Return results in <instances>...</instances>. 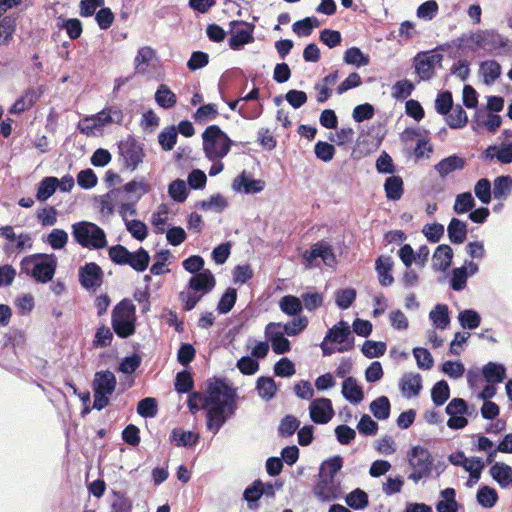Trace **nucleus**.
<instances>
[{
  "label": "nucleus",
  "instance_id": "nucleus-1",
  "mask_svg": "<svg viewBox=\"0 0 512 512\" xmlns=\"http://www.w3.org/2000/svg\"><path fill=\"white\" fill-rule=\"evenodd\" d=\"M238 395L235 388L224 380L209 382L205 395L193 392L189 395L187 406L192 413L199 411L197 401L206 410V427L216 435L223 425L236 414Z\"/></svg>",
  "mask_w": 512,
  "mask_h": 512
},
{
  "label": "nucleus",
  "instance_id": "nucleus-2",
  "mask_svg": "<svg viewBox=\"0 0 512 512\" xmlns=\"http://www.w3.org/2000/svg\"><path fill=\"white\" fill-rule=\"evenodd\" d=\"M57 264V257L53 253L31 254L20 261V274H25L36 283L46 284L53 279Z\"/></svg>",
  "mask_w": 512,
  "mask_h": 512
},
{
  "label": "nucleus",
  "instance_id": "nucleus-3",
  "mask_svg": "<svg viewBox=\"0 0 512 512\" xmlns=\"http://www.w3.org/2000/svg\"><path fill=\"white\" fill-rule=\"evenodd\" d=\"M203 151L210 161L223 159L230 151L233 141L218 125L208 126L202 133Z\"/></svg>",
  "mask_w": 512,
  "mask_h": 512
},
{
  "label": "nucleus",
  "instance_id": "nucleus-4",
  "mask_svg": "<svg viewBox=\"0 0 512 512\" xmlns=\"http://www.w3.org/2000/svg\"><path fill=\"white\" fill-rule=\"evenodd\" d=\"M72 236L79 245L89 249H102L107 246L106 234L98 225L80 221L72 225Z\"/></svg>",
  "mask_w": 512,
  "mask_h": 512
},
{
  "label": "nucleus",
  "instance_id": "nucleus-5",
  "mask_svg": "<svg viewBox=\"0 0 512 512\" xmlns=\"http://www.w3.org/2000/svg\"><path fill=\"white\" fill-rule=\"evenodd\" d=\"M136 308L128 299L121 300L112 311V328L120 338H128L135 333Z\"/></svg>",
  "mask_w": 512,
  "mask_h": 512
},
{
  "label": "nucleus",
  "instance_id": "nucleus-6",
  "mask_svg": "<svg viewBox=\"0 0 512 512\" xmlns=\"http://www.w3.org/2000/svg\"><path fill=\"white\" fill-rule=\"evenodd\" d=\"M118 150L123 167L132 172L145 158L144 144L131 135L118 143Z\"/></svg>",
  "mask_w": 512,
  "mask_h": 512
},
{
  "label": "nucleus",
  "instance_id": "nucleus-7",
  "mask_svg": "<svg viewBox=\"0 0 512 512\" xmlns=\"http://www.w3.org/2000/svg\"><path fill=\"white\" fill-rule=\"evenodd\" d=\"M408 462L413 472L409 475V479L418 482L424 477L431 474L433 467V458L427 448L422 446H414L408 452Z\"/></svg>",
  "mask_w": 512,
  "mask_h": 512
},
{
  "label": "nucleus",
  "instance_id": "nucleus-8",
  "mask_svg": "<svg viewBox=\"0 0 512 512\" xmlns=\"http://www.w3.org/2000/svg\"><path fill=\"white\" fill-rule=\"evenodd\" d=\"M443 55L436 50L420 52L413 60L416 73L421 80H430L434 76L435 67L440 65Z\"/></svg>",
  "mask_w": 512,
  "mask_h": 512
},
{
  "label": "nucleus",
  "instance_id": "nucleus-9",
  "mask_svg": "<svg viewBox=\"0 0 512 512\" xmlns=\"http://www.w3.org/2000/svg\"><path fill=\"white\" fill-rule=\"evenodd\" d=\"M325 342L341 344L336 350L339 353L352 350L354 348V337L348 323L341 320L330 328L325 335Z\"/></svg>",
  "mask_w": 512,
  "mask_h": 512
},
{
  "label": "nucleus",
  "instance_id": "nucleus-10",
  "mask_svg": "<svg viewBox=\"0 0 512 512\" xmlns=\"http://www.w3.org/2000/svg\"><path fill=\"white\" fill-rule=\"evenodd\" d=\"M254 26L243 21L230 22L229 46L233 50L241 49L245 44L251 43L253 37Z\"/></svg>",
  "mask_w": 512,
  "mask_h": 512
},
{
  "label": "nucleus",
  "instance_id": "nucleus-11",
  "mask_svg": "<svg viewBox=\"0 0 512 512\" xmlns=\"http://www.w3.org/2000/svg\"><path fill=\"white\" fill-rule=\"evenodd\" d=\"M104 273L95 262L86 263L79 268V282L86 290L95 291L103 283Z\"/></svg>",
  "mask_w": 512,
  "mask_h": 512
},
{
  "label": "nucleus",
  "instance_id": "nucleus-12",
  "mask_svg": "<svg viewBox=\"0 0 512 512\" xmlns=\"http://www.w3.org/2000/svg\"><path fill=\"white\" fill-rule=\"evenodd\" d=\"M311 420L316 424H326L334 416L332 402L328 398H317L312 400L309 406Z\"/></svg>",
  "mask_w": 512,
  "mask_h": 512
},
{
  "label": "nucleus",
  "instance_id": "nucleus-13",
  "mask_svg": "<svg viewBox=\"0 0 512 512\" xmlns=\"http://www.w3.org/2000/svg\"><path fill=\"white\" fill-rule=\"evenodd\" d=\"M281 323H269L265 328V336L271 342L274 353L281 355L290 351V341L285 337L286 333L279 330Z\"/></svg>",
  "mask_w": 512,
  "mask_h": 512
},
{
  "label": "nucleus",
  "instance_id": "nucleus-14",
  "mask_svg": "<svg viewBox=\"0 0 512 512\" xmlns=\"http://www.w3.org/2000/svg\"><path fill=\"white\" fill-rule=\"evenodd\" d=\"M45 87H29L10 107V114H21L30 109L43 95Z\"/></svg>",
  "mask_w": 512,
  "mask_h": 512
},
{
  "label": "nucleus",
  "instance_id": "nucleus-15",
  "mask_svg": "<svg viewBox=\"0 0 512 512\" xmlns=\"http://www.w3.org/2000/svg\"><path fill=\"white\" fill-rule=\"evenodd\" d=\"M319 481L314 486L313 492L321 501L329 502L339 497V485L335 479L319 476Z\"/></svg>",
  "mask_w": 512,
  "mask_h": 512
},
{
  "label": "nucleus",
  "instance_id": "nucleus-16",
  "mask_svg": "<svg viewBox=\"0 0 512 512\" xmlns=\"http://www.w3.org/2000/svg\"><path fill=\"white\" fill-rule=\"evenodd\" d=\"M264 187L265 182L263 180L253 179L245 171L239 174L232 182V189L244 194L259 193Z\"/></svg>",
  "mask_w": 512,
  "mask_h": 512
},
{
  "label": "nucleus",
  "instance_id": "nucleus-17",
  "mask_svg": "<svg viewBox=\"0 0 512 512\" xmlns=\"http://www.w3.org/2000/svg\"><path fill=\"white\" fill-rule=\"evenodd\" d=\"M422 387V377L419 373H404L399 380L401 393L408 399L418 396Z\"/></svg>",
  "mask_w": 512,
  "mask_h": 512
},
{
  "label": "nucleus",
  "instance_id": "nucleus-18",
  "mask_svg": "<svg viewBox=\"0 0 512 512\" xmlns=\"http://www.w3.org/2000/svg\"><path fill=\"white\" fill-rule=\"evenodd\" d=\"M215 284L216 281L214 275L210 270L206 269L190 278L188 282V289L195 292H201L202 295H205L212 291Z\"/></svg>",
  "mask_w": 512,
  "mask_h": 512
},
{
  "label": "nucleus",
  "instance_id": "nucleus-19",
  "mask_svg": "<svg viewBox=\"0 0 512 512\" xmlns=\"http://www.w3.org/2000/svg\"><path fill=\"white\" fill-rule=\"evenodd\" d=\"M116 377L110 370L98 371L93 379V391L104 394H112L116 388Z\"/></svg>",
  "mask_w": 512,
  "mask_h": 512
},
{
  "label": "nucleus",
  "instance_id": "nucleus-20",
  "mask_svg": "<svg viewBox=\"0 0 512 512\" xmlns=\"http://www.w3.org/2000/svg\"><path fill=\"white\" fill-rule=\"evenodd\" d=\"M465 164L466 161L464 158L453 154L439 161L434 166V169L439 176L444 179L452 172L464 169Z\"/></svg>",
  "mask_w": 512,
  "mask_h": 512
},
{
  "label": "nucleus",
  "instance_id": "nucleus-21",
  "mask_svg": "<svg viewBox=\"0 0 512 512\" xmlns=\"http://www.w3.org/2000/svg\"><path fill=\"white\" fill-rule=\"evenodd\" d=\"M393 264V260L390 256H380L375 262L378 280L383 287L391 286L394 283V277L391 274Z\"/></svg>",
  "mask_w": 512,
  "mask_h": 512
},
{
  "label": "nucleus",
  "instance_id": "nucleus-22",
  "mask_svg": "<svg viewBox=\"0 0 512 512\" xmlns=\"http://www.w3.org/2000/svg\"><path fill=\"white\" fill-rule=\"evenodd\" d=\"M475 43L479 48L486 51H494L506 46L503 37L494 31H485L477 35Z\"/></svg>",
  "mask_w": 512,
  "mask_h": 512
},
{
  "label": "nucleus",
  "instance_id": "nucleus-23",
  "mask_svg": "<svg viewBox=\"0 0 512 512\" xmlns=\"http://www.w3.org/2000/svg\"><path fill=\"white\" fill-rule=\"evenodd\" d=\"M453 259V250L447 244L439 245L432 257L433 260V269L436 271L444 272L446 271L452 263Z\"/></svg>",
  "mask_w": 512,
  "mask_h": 512
},
{
  "label": "nucleus",
  "instance_id": "nucleus-24",
  "mask_svg": "<svg viewBox=\"0 0 512 512\" xmlns=\"http://www.w3.org/2000/svg\"><path fill=\"white\" fill-rule=\"evenodd\" d=\"M305 258L308 262H312L317 258H321L325 264L331 265L335 262V255L332 247L323 242L314 244L310 251L306 253Z\"/></svg>",
  "mask_w": 512,
  "mask_h": 512
},
{
  "label": "nucleus",
  "instance_id": "nucleus-25",
  "mask_svg": "<svg viewBox=\"0 0 512 512\" xmlns=\"http://www.w3.org/2000/svg\"><path fill=\"white\" fill-rule=\"evenodd\" d=\"M342 395L350 403H360L364 398L362 387L357 384L354 377L346 378L342 383Z\"/></svg>",
  "mask_w": 512,
  "mask_h": 512
},
{
  "label": "nucleus",
  "instance_id": "nucleus-26",
  "mask_svg": "<svg viewBox=\"0 0 512 512\" xmlns=\"http://www.w3.org/2000/svg\"><path fill=\"white\" fill-rule=\"evenodd\" d=\"M448 237L453 244H462L467 237V225L458 218H452L447 227Z\"/></svg>",
  "mask_w": 512,
  "mask_h": 512
},
{
  "label": "nucleus",
  "instance_id": "nucleus-27",
  "mask_svg": "<svg viewBox=\"0 0 512 512\" xmlns=\"http://www.w3.org/2000/svg\"><path fill=\"white\" fill-rule=\"evenodd\" d=\"M156 58V51L150 46L141 47L134 59L135 70L138 74H145L153 59Z\"/></svg>",
  "mask_w": 512,
  "mask_h": 512
},
{
  "label": "nucleus",
  "instance_id": "nucleus-28",
  "mask_svg": "<svg viewBox=\"0 0 512 512\" xmlns=\"http://www.w3.org/2000/svg\"><path fill=\"white\" fill-rule=\"evenodd\" d=\"M199 434L175 428L170 434V441L178 447H193L199 442Z\"/></svg>",
  "mask_w": 512,
  "mask_h": 512
},
{
  "label": "nucleus",
  "instance_id": "nucleus-29",
  "mask_svg": "<svg viewBox=\"0 0 512 512\" xmlns=\"http://www.w3.org/2000/svg\"><path fill=\"white\" fill-rule=\"evenodd\" d=\"M485 380L490 383H501L506 378V368L503 364L488 362L482 369Z\"/></svg>",
  "mask_w": 512,
  "mask_h": 512
},
{
  "label": "nucleus",
  "instance_id": "nucleus-30",
  "mask_svg": "<svg viewBox=\"0 0 512 512\" xmlns=\"http://www.w3.org/2000/svg\"><path fill=\"white\" fill-rule=\"evenodd\" d=\"M479 73L486 85H492L501 75V66L495 60H487L480 64Z\"/></svg>",
  "mask_w": 512,
  "mask_h": 512
},
{
  "label": "nucleus",
  "instance_id": "nucleus-31",
  "mask_svg": "<svg viewBox=\"0 0 512 512\" xmlns=\"http://www.w3.org/2000/svg\"><path fill=\"white\" fill-rule=\"evenodd\" d=\"M59 179L53 176L44 177L38 184L36 199L40 202L48 200L57 190Z\"/></svg>",
  "mask_w": 512,
  "mask_h": 512
},
{
  "label": "nucleus",
  "instance_id": "nucleus-32",
  "mask_svg": "<svg viewBox=\"0 0 512 512\" xmlns=\"http://www.w3.org/2000/svg\"><path fill=\"white\" fill-rule=\"evenodd\" d=\"M196 207L203 211L221 213L228 207V201L222 194L216 193L211 195L209 199L198 202Z\"/></svg>",
  "mask_w": 512,
  "mask_h": 512
},
{
  "label": "nucleus",
  "instance_id": "nucleus-33",
  "mask_svg": "<svg viewBox=\"0 0 512 512\" xmlns=\"http://www.w3.org/2000/svg\"><path fill=\"white\" fill-rule=\"evenodd\" d=\"M493 196L497 200H506L512 192V178L502 175L495 178L493 182Z\"/></svg>",
  "mask_w": 512,
  "mask_h": 512
},
{
  "label": "nucleus",
  "instance_id": "nucleus-34",
  "mask_svg": "<svg viewBox=\"0 0 512 512\" xmlns=\"http://www.w3.org/2000/svg\"><path fill=\"white\" fill-rule=\"evenodd\" d=\"M429 318L437 329H446L450 324L448 306L445 304H437L434 309L430 311Z\"/></svg>",
  "mask_w": 512,
  "mask_h": 512
},
{
  "label": "nucleus",
  "instance_id": "nucleus-35",
  "mask_svg": "<svg viewBox=\"0 0 512 512\" xmlns=\"http://www.w3.org/2000/svg\"><path fill=\"white\" fill-rule=\"evenodd\" d=\"M280 310L288 316L301 315L303 310L302 301L294 295H285L279 301Z\"/></svg>",
  "mask_w": 512,
  "mask_h": 512
},
{
  "label": "nucleus",
  "instance_id": "nucleus-36",
  "mask_svg": "<svg viewBox=\"0 0 512 512\" xmlns=\"http://www.w3.org/2000/svg\"><path fill=\"white\" fill-rule=\"evenodd\" d=\"M256 390L260 398L269 401L275 396L277 385L272 377L261 376L257 379Z\"/></svg>",
  "mask_w": 512,
  "mask_h": 512
},
{
  "label": "nucleus",
  "instance_id": "nucleus-37",
  "mask_svg": "<svg viewBox=\"0 0 512 512\" xmlns=\"http://www.w3.org/2000/svg\"><path fill=\"white\" fill-rule=\"evenodd\" d=\"M261 486H263V482L260 479H257L244 490L243 499L252 510L258 508V501L263 496Z\"/></svg>",
  "mask_w": 512,
  "mask_h": 512
},
{
  "label": "nucleus",
  "instance_id": "nucleus-38",
  "mask_svg": "<svg viewBox=\"0 0 512 512\" xmlns=\"http://www.w3.org/2000/svg\"><path fill=\"white\" fill-rule=\"evenodd\" d=\"M490 474L501 487H506L512 478V468L505 463L497 462L490 468Z\"/></svg>",
  "mask_w": 512,
  "mask_h": 512
},
{
  "label": "nucleus",
  "instance_id": "nucleus-39",
  "mask_svg": "<svg viewBox=\"0 0 512 512\" xmlns=\"http://www.w3.org/2000/svg\"><path fill=\"white\" fill-rule=\"evenodd\" d=\"M343 60L348 65L363 67L370 63V57L364 54L358 47H350L344 52Z\"/></svg>",
  "mask_w": 512,
  "mask_h": 512
},
{
  "label": "nucleus",
  "instance_id": "nucleus-40",
  "mask_svg": "<svg viewBox=\"0 0 512 512\" xmlns=\"http://www.w3.org/2000/svg\"><path fill=\"white\" fill-rule=\"evenodd\" d=\"M384 189L389 200H399L403 195V180L400 176H390L385 180Z\"/></svg>",
  "mask_w": 512,
  "mask_h": 512
},
{
  "label": "nucleus",
  "instance_id": "nucleus-41",
  "mask_svg": "<svg viewBox=\"0 0 512 512\" xmlns=\"http://www.w3.org/2000/svg\"><path fill=\"white\" fill-rule=\"evenodd\" d=\"M154 98L156 103L164 109L172 108L177 102L175 93L165 84L159 85Z\"/></svg>",
  "mask_w": 512,
  "mask_h": 512
},
{
  "label": "nucleus",
  "instance_id": "nucleus-42",
  "mask_svg": "<svg viewBox=\"0 0 512 512\" xmlns=\"http://www.w3.org/2000/svg\"><path fill=\"white\" fill-rule=\"evenodd\" d=\"M391 405L388 397L380 396L370 403V411L378 420H386L390 416Z\"/></svg>",
  "mask_w": 512,
  "mask_h": 512
},
{
  "label": "nucleus",
  "instance_id": "nucleus-43",
  "mask_svg": "<svg viewBox=\"0 0 512 512\" xmlns=\"http://www.w3.org/2000/svg\"><path fill=\"white\" fill-rule=\"evenodd\" d=\"M320 24V21L316 17H306L294 22L292 30L299 37H307L310 36L313 29L319 27Z\"/></svg>",
  "mask_w": 512,
  "mask_h": 512
},
{
  "label": "nucleus",
  "instance_id": "nucleus-44",
  "mask_svg": "<svg viewBox=\"0 0 512 512\" xmlns=\"http://www.w3.org/2000/svg\"><path fill=\"white\" fill-rule=\"evenodd\" d=\"M343 467V458L339 455L333 456L322 462L319 468V476L335 478V475Z\"/></svg>",
  "mask_w": 512,
  "mask_h": 512
},
{
  "label": "nucleus",
  "instance_id": "nucleus-45",
  "mask_svg": "<svg viewBox=\"0 0 512 512\" xmlns=\"http://www.w3.org/2000/svg\"><path fill=\"white\" fill-rule=\"evenodd\" d=\"M128 260L129 262H126V265H129L137 272H143L149 265L150 256L149 253L141 247L136 252H130Z\"/></svg>",
  "mask_w": 512,
  "mask_h": 512
},
{
  "label": "nucleus",
  "instance_id": "nucleus-46",
  "mask_svg": "<svg viewBox=\"0 0 512 512\" xmlns=\"http://www.w3.org/2000/svg\"><path fill=\"white\" fill-rule=\"evenodd\" d=\"M445 116L448 126L452 129L463 128L468 122L467 113L460 105L453 107Z\"/></svg>",
  "mask_w": 512,
  "mask_h": 512
},
{
  "label": "nucleus",
  "instance_id": "nucleus-47",
  "mask_svg": "<svg viewBox=\"0 0 512 512\" xmlns=\"http://www.w3.org/2000/svg\"><path fill=\"white\" fill-rule=\"evenodd\" d=\"M57 26L59 29H65L71 40L78 39L83 31L82 23L77 18L58 19Z\"/></svg>",
  "mask_w": 512,
  "mask_h": 512
},
{
  "label": "nucleus",
  "instance_id": "nucleus-48",
  "mask_svg": "<svg viewBox=\"0 0 512 512\" xmlns=\"http://www.w3.org/2000/svg\"><path fill=\"white\" fill-rule=\"evenodd\" d=\"M458 321L463 329L474 330L481 323L480 314L473 309H465L458 314Z\"/></svg>",
  "mask_w": 512,
  "mask_h": 512
},
{
  "label": "nucleus",
  "instance_id": "nucleus-49",
  "mask_svg": "<svg viewBox=\"0 0 512 512\" xmlns=\"http://www.w3.org/2000/svg\"><path fill=\"white\" fill-rule=\"evenodd\" d=\"M450 397V387L445 380L436 382L431 389V399L436 406L443 405Z\"/></svg>",
  "mask_w": 512,
  "mask_h": 512
},
{
  "label": "nucleus",
  "instance_id": "nucleus-50",
  "mask_svg": "<svg viewBox=\"0 0 512 512\" xmlns=\"http://www.w3.org/2000/svg\"><path fill=\"white\" fill-rule=\"evenodd\" d=\"M217 116V105L214 103H209L200 106L193 114V119L198 124H205L208 121L214 120Z\"/></svg>",
  "mask_w": 512,
  "mask_h": 512
},
{
  "label": "nucleus",
  "instance_id": "nucleus-51",
  "mask_svg": "<svg viewBox=\"0 0 512 512\" xmlns=\"http://www.w3.org/2000/svg\"><path fill=\"white\" fill-rule=\"evenodd\" d=\"M347 505L355 510H361L368 506V495L360 488H356L346 496Z\"/></svg>",
  "mask_w": 512,
  "mask_h": 512
},
{
  "label": "nucleus",
  "instance_id": "nucleus-52",
  "mask_svg": "<svg viewBox=\"0 0 512 512\" xmlns=\"http://www.w3.org/2000/svg\"><path fill=\"white\" fill-rule=\"evenodd\" d=\"M475 200L470 192H463L456 196L453 210L456 214H464L475 207Z\"/></svg>",
  "mask_w": 512,
  "mask_h": 512
},
{
  "label": "nucleus",
  "instance_id": "nucleus-53",
  "mask_svg": "<svg viewBox=\"0 0 512 512\" xmlns=\"http://www.w3.org/2000/svg\"><path fill=\"white\" fill-rule=\"evenodd\" d=\"M475 196L482 204H489L493 194L491 182L487 178L479 179L474 186Z\"/></svg>",
  "mask_w": 512,
  "mask_h": 512
},
{
  "label": "nucleus",
  "instance_id": "nucleus-54",
  "mask_svg": "<svg viewBox=\"0 0 512 512\" xmlns=\"http://www.w3.org/2000/svg\"><path fill=\"white\" fill-rule=\"evenodd\" d=\"M498 500L497 491L489 486H482L477 491V501L484 508H492Z\"/></svg>",
  "mask_w": 512,
  "mask_h": 512
},
{
  "label": "nucleus",
  "instance_id": "nucleus-55",
  "mask_svg": "<svg viewBox=\"0 0 512 512\" xmlns=\"http://www.w3.org/2000/svg\"><path fill=\"white\" fill-rule=\"evenodd\" d=\"M294 318L284 325H281L287 336H296L308 326V318L303 315L293 316Z\"/></svg>",
  "mask_w": 512,
  "mask_h": 512
},
{
  "label": "nucleus",
  "instance_id": "nucleus-56",
  "mask_svg": "<svg viewBox=\"0 0 512 512\" xmlns=\"http://www.w3.org/2000/svg\"><path fill=\"white\" fill-rule=\"evenodd\" d=\"M237 300V291L235 288H227L226 291L221 296L218 304L217 311L219 314H227L234 307Z\"/></svg>",
  "mask_w": 512,
  "mask_h": 512
},
{
  "label": "nucleus",
  "instance_id": "nucleus-57",
  "mask_svg": "<svg viewBox=\"0 0 512 512\" xmlns=\"http://www.w3.org/2000/svg\"><path fill=\"white\" fill-rule=\"evenodd\" d=\"M356 290L353 288L338 289L335 291L336 305L342 309H348L356 299Z\"/></svg>",
  "mask_w": 512,
  "mask_h": 512
},
{
  "label": "nucleus",
  "instance_id": "nucleus-58",
  "mask_svg": "<svg viewBox=\"0 0 512 512\" xmlns=\"http://www.w3.org/2000/svg\"><path fill=\"white\" fill-rule=\"evenodd\" d=\"M157 400L152 397H146L137 404V413L144 418H153L157 415Z\"/></svg>",
  "mask_w": 512,
  "mask_h": 512
},
{
  "label": "nucleus",
  "instance_id": "nucleus-59",
  "mask_svg": "<svg viewBox=\"0 0 512 512\" xmlns=\"http://www.w3.org/2000/svg\"><path fill=\"white\" fill-rule=\"evenodd\" d=\"M158 142L164 151L172 150L177 142V130L175 126H169L160 132Z\"/></svg>",
  "mask_w": 512,
  "mask_h": 512
},
{
  "label": "nucleus",
  "instance_id": "nucleus-60",
  "mask_svg": "<svg viewBox=\"0 0 512 512\" xmlns=\"http://www.w3.org/2000/svg\"><path fill=\"white\" fill-rule=\"evenodd\" d=\"M300 421L293 415H286L280 421L278 433L282 437L292 436L299 428Z\"/></svg>",
  "mask_w": 512,
  "mask_h": 512
},
{
  "label": "nucleus",
  "instance_id": "nucleus-61",
  "mask_svg": "<svg viewBox=\"0 0 512 512\" xmlns=\"http://www.w3.org/2000/svg\"><path fill=\"white\" fill-rule=\"evenodd\" d=\"M169 196L176 202L182 203L187 199L188 191L186 183L181 179H176L169 184Z\"/></svg>",
  "mask_w": 512,
  "mask_h": 512
},
{
  "label": "nucleus",
  "instance_id": "nucleus-62",
  "mask_svg": "<svg viewBox=\"0 0 512 512\" xmlns=\"http://www.w3.org/2000/svg\"><path fill=\"white\" fill-rule=\"evenodd\" d=\"M361 351L367 358H378L386 352V343L367 340L364 342Z\"/></svg>",
  "mask_w": 512,
  "mask_h": 512
},
{
  "label": "nucleus",
  "instance_id": "nucleus-63",
  "mask_svg": "<svg viewBox=\"0 0 512 512\" xmlns=\"http://www.w3.org/2000/svg\"><path fill=\"white\" fill-rule=\"evenodd\" d=\"M414 85L411 81L404 79L397 81L392 87V97L396 100H405L413 92Z\"/></svg>",
  "mask_w": 512,
  "mask_h": 512
},
{
  "label": "nucleus",
  "instance_id": "nucleus-64",
  "mask_svg": "<svg viewBox=\"0 0 512 512\" xmlns=\"http://www.w3.org/2000/svg\"><path fill=\"white\" fill-rule=\"evenodd\" d=\"M438 10V3L435 0H428L419 5L416 11V15L420 19L430 21L436 17Z\"/></svg>",
  "mask_w": 512,
  "mask_h": 512
}]
</instances>
